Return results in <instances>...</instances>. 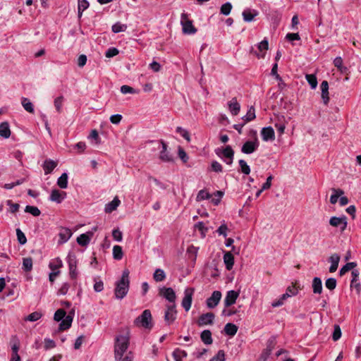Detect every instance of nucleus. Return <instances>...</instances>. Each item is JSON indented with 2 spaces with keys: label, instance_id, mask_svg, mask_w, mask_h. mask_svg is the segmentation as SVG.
Returning a JSON list of instances; mask_svg holds the SVG:
<instances>
[{
  "label": "nucleus",
  "instance_id": "nucleus-1",
  "mask_svg": "<svg viewBox=\"0 0 361 361\" xmlns=\"http://www.w3.org/2000/svg\"><path fill=\"white\" fill-rule=\"evenodd\" d=\"M130 336L128 332L126 335H118L116 337L114 344V357L116 361H121L123 354L129 346Z\"/></svg>",
  "mask_w": 361,
  "mask_h": 361
},
{
  "label": "nucleus",
  "instance_id": "nucleus-2",
  "mask_svg": "<svg viewBox=\"0 0 361 361\" xmlns=\"http://www.w3.org/2000/svg\"><path fill=\"white\" fill-rule=\"evenodd\" d=\"M129 271L128 270H124L121 278L116 283L114 294L116 299L121 300L126 297L129 290Z\"/></svg>",
  "mask_w": 361,
  "mask_h": 361
},
{
  "label": "nucleus",
  "instance_id": "nucleus-3",
  "mask_svg": "<svg viewBox=\"0 0 361 361\" xmlns=\"http://www.w3.org/2000/svg\"><path fill=\"white\" fill-rule=\"evenodd\" d=\"M136 326L143 327L145 329H152L153 327L152 316L149 310H145L141 315L134 320Z\"/></svg>",
  "mask_w": 361,
  "mask_h": 361
},
{
  "label": "nucleus",
  "instance_id": "nucleus-4",
  "mask_svg": "<svg viewBox=\"0 0 361 361\" xmlns=\"http://www.w3.org/2000/svg\"><path fill=\"white\" fill-rule=\"evenodd\" d=\"M180 25L184 34L193 35L197 32V29L192 25V21L189 18V15L185 12L180 16Z\"/></svg>",
  "mask_w": 361,
  "mask_h": 361
},
{
  "label": "nucleus",
  "instance_id": "nucleus-5",
  "mask_svg": "<svg viewBox=\"0 0 361 361\" xmlns=\"http://www.w3.org/2000/svg\"><path fill=\"white\" fill-rule=\"evenodd\" d=\"M254 138L252 140H247L241 147V152L245 154L254 153L259 147V142L257 137V132L253 131Z\"/></svg>",
  "mask_w": 361,
  "mask_h": 361
},
{
  "label": "nucleus",
  "instance_id": "nucleus-6",
  "mask_svg": "<svg viewBox=\"0 0 361 361\" xmlns=\"http://www.w3.org/2000/svg\"><path fill=\"white\" fill-rule=\"evenodd\" d=\"M67 263L68 264L69 275L71 279H75L78 276L77 269V258L74 253L69 252L67 256Z\"/></svg>",
  "mask_w": 361,
  "mask_h": 361
},
{
  "label": "nucleus",
  "instance_id": "nucleus-7",
  "mask_svg": "<svg viewBox=\"0 0 361 361\" xmlns=\"http://www.w3.org/2000/svg\"><path fill=\"white\" fill-rule=\"evenodd\" d=\"M219 151L220 149H216V154L221 158L226 164L231 165L234 157V151L232 147L230 145H227L221 151V153Z\"/></svg>",
  "mask_w": 361,
  "mask_h": 361
},
{
  "label": "nucleus",
  "instance_id": "nucleus-8",
  "mask_svg": "<svg viewBox=\"0 0 361 361\" xmlns=\"http://www.w3.org/2000/svg\"><path fill=\"white\" fill-rule=\"evenodd\" d=\"M194 292L195 289L193 288H186L184 290V297L181 305L186 312H188L191 307Z\"/></svg>",
  "mask_w": 361,
  "mask_h": 361
},
{
  "label": "nucleus",
  "instance_id": "nucleus-9",
  "mask_svg": "<svg viewBox=\"0 0 361 361\" xmlns=\"http://www.w3.org/2000/svg\"><path fill=\"white\" fill-rule=\"evenodd\" d=\"M329 224L333 227L338 228L339 230L343 232L347 227V218L345 216L340 217L332 216L329 219Z\"/></svg>",
  "mask_w": 361,
  "mask_h": 361
},
{
  "label": "nucleus",
  "instance_id": "nucleus-10",
  "mask_svg": "<svg viewBox=\"0 0 361 361\" xmlns=\"http://www.w3.org/2000/svg\"><path fill=\"white\" fill-rule=\"evenodd\" d=\"M177 312L176 310V305L172 304L167 305L166 310L164 313V321L168 325L171 324L176 319Z\"/></svg>",
  "mask_w": 361,
  "mask_h": 361
},
{
  "label": "nucleus",
  "instance_id": "nucleus-11",
  "mask_svg": "<svg viewBox=\"0 0 361 361\" xmlns=\"http://www.w3.org/2000/svg\"><path fill=\"white\" fill-rule=\"evenodd\" d=\"M221 298V293L219 290H215L212 295L207 300V306L209 308H214L219 304Z\"/></svg>",
  "mask_w": 361,
  "mask_h": 361
},
{
  "label": "nucleus",
  "instance_id": "nucleus-12",
  "mask_svg": "<svg viewBox=\"0 0 361 361\" xmlns=\"http://www.w3.org/2000/svg\"><path fill=\"white\" fill-rule=\"evenodd\" d=\"M66 197V192L64 191H60L57 189H54L51 190L49 200L51 202H54L57 204L61 203L63 200Z\"/></svg>",
  "mask_w": 361,
  "mask_h": 361
},
{
  "label": "nucleus",
  "instance_id": "nucleus-13",
  "mask_svg": "<svg viewBox=\"0 0 361 361\" xmlns=\"http://www.w3.org/2000/svg\"><path fill=\"white\" fill-rule=\"evenodd\" d=\"M11 345L12 353L10 361H20V357L18 354L20 348V343L15 337L12 338L11 341Z\"/></svg>",
  "mask_w": 361,
  "mask_h": 361
},
{
  "label": "nucleus",
  "instance_id": "nucleus-14",
  "mask_svg": "<svg viewBox=\"0 0 361 361\" xmlns=\"http://www.w3.org/2000/svg\"><path fill=\"white\" fill-rule=\"evenodd\" d=\"M239 296V292L231 290H228L224 298V305L228 307L235 303L237 298Z\"/></svg>",
  "mask_w": 361,
  "mask_h": 361
},
{
  "label": "nucleus",
  "instance_id": "nucleus-15",
  "mask_svg": "<svg viewBox=\"0 0 361 361\" xmlns=\"http://www.w3.org/2000/svg\"><path fill=\"white\" fill-rule=\"evenodd\" d=\"M160 295L166 298L169 302L174 304L176 295L173 288L164 287L160 289Z\"/></svg>",
  "mask_w": 361,
  "mask_h": 361
},
{
  "label": "nucleus",
  "instance_id": "nucleus-16",
  "mask_svg": "<svg viewBox=\"0 0 361 361\" xmlns=\"http://www.w3.org/2000/svg\"><path fill=\"white\" fill-rule=\"evenodd\" d=\"M161 150L159 154V159L164 162H171L173 161V157L171 154L167 151V145L164 141H161Z\"/></svg>",
  "mask_w": 361,
  "mask_h": 361
},
{
  "label": "nucleus",
  "instance_id": "nucleus-17",
  "mask_svg": "<svg viewBox=\"0 0 361 361\" xmlns=\"http://www.w3.org/2000/svg\"><path fill=\"white\" fill-rule=\"evenodd\" d=\"M262 140L265 142L274 140L275 139L274 130L272 127H265L261 130Z\"/></svg>",
  "mask_w": 361,
  "mask_h": 361
},
{
  "label": "nucleus",
  "instance_id": "nucleus-18",
  "mask_svg": "<svg viewBox=\"0 0 361 361\" xmlns=\"http://www.w3.org/2000/svg\"><path fill=\"white\" fill-rule=\"evenodd\" d=\"M258 14L259 12L257 10L252 8H246L242 13L243 20L247 23L253 21L255 18L258 16Z\"/></svg>",
  "mask_w": 361,
  "mask_h": 361
},
{
  "label": "nucleus",
  "instance_id": "nucleus-19",
  "mask_svg": "<svg viewBox=\"0 0 361 361\" xmlns=\"http://www.w3.org/2000/svg\"><path fill=\"white\" fill-rule=\"evenodd\" d=\"M214 314L212 312H208L202 314L198 319L199 326H204L213 324Z\"/></svg>",
  "mask_w": 361,
  "mask_h": 361
},
{
  "label": "nucleus",
  "instance_id": "nucleus-20",
  "mask_svg": "<svg viewBox=\"0 0 361 361\" xmlns=\"http://www.w3.org/2000/svg\"><path fill=\"white\" fill-rule=\"evenodd\" d=\"M228 108L233 116H237L240 110V104L238 102L237 99L233 97L228 102Z\"/></svg>",
  "mask_w": 361,
  "mask_h": 361
},
{
  "label": "nucleus",
  "instance_id": "nucleus-21",
  "mask_svg": "<svg viewBox=\"0 0 361 361\" xmlns=\"http://www.w3.org/2000/svg\"><path fill=\"white\" fill-rule=\"evenodd\" d=\"M269 48V42L267 38H264L262 42L257 44V49L259 51V53H256L257 56L264 58L265 56V52Z\"/></svg>",
  "mask_w": 361,
  "mask_h": 361
},
{
  "label": "nucleus",
  "instance_id": "nucleus-22",
  "mask_svg": "<svg viewBox=\"0 0 361 361\" xmlns=\"http://www.w3.org/2000/svg\"><path fill=\"white\" fill-rule=\"evenodd\" d=\"M121 201L117 196H116L112 201L107 203L104 207V212L107 214L111 213L117 209L120 205Z\"/></svg>",
  "mask_w": 361,
  "mask_h": 361
},
{
  "label": "nucleus",
  "instance_id": "nucleus-23",
  "mask_svg": "<svg viewBox=\"0 0 361 361\" xmlns=\"http://www.w3.org/2000/svg\"><path fill=\"white\" fill-rule=\"evenodd\" d=\"M322 91V98L324 104H327L329 102V83L327 81L324 80L320 85Z\"/></svg>",
  "mask_w": 361,
  "mask_h": 361
},
{
  "label": "nucleus",
  "instance_id": "nucleus-24",
  "mask_svg": "<svg viewBox=\"0 0 361 361\" xmlns=\"http://www.w3.org/2000/svg\"><path fill=\"white\" fill-rule=\"evenodd\" d=\"M224 262L227 270L233 269L234 264V257L230 252H225L224 255Z\"/></svg>",
  "mask_w": 361,
  "mask_h": 361
},
{
  "label": "nucleus",
  "instance_id": "nucleus-25",
  "mask_svg": "<svg viewBox=\"0 0 361 361\" xmlns=\"http://www.w3.org/2000/svg\"><path fill=\"white\" fill-rule=\"evenodd\" d=\"M57 162L51 160V159H46L43 164L42 167L45 174L51 173L54 169L56 167Z\"/></svg>",
  "mask_w": 361,
  "mask_h": 361
},
{
  "label": "nucleus",
  "instance_id": "nucleus-26",
  "mask_svg": "<svg viewBox=\"0 0 361 361\" xmlns=\"http://www.w3.org/2000/svg\"><path fill=\"white\" fill-rule=\"evenodd\" d=\"M72 231L68 228H62L59 232V243H64L67 242L72 236Z\"/></svg>",
  "mask_w": 361,
  "mask_h": 361
},
{
  "label": "nucleus",
  "instance_id": "nucleus-27",
  "mask_svg": "<svg viewBox=\"0 0 361 361\" xmlns=\"http://www.w3.org/2000/svg\"><path fill=\"white\" fill-rule=\"evenodd\" d=\"M329 261L331 262L329 271L331 273L335 272L338 269L340 256L338 254H333L330 256Z\"/></svg>",
  "mask_w": 361,
  "mask_h": 361
},
{
  "label": "nucleus",
  "instance_id": "nucleus-28",
  "mask_svg": "<svg viewBox=\"0 0 361 361\" xmlns=\"http://www.w3.org/2000/svg\"><path fill=\"white\" fill-rule=\"evenodd\" d=\"M274 126L279 135L283 134L286 129L285 117L283 116H278L277 121L275 122Z\"/></svg>",
  "mask_w": 361,
  "mask_h": 361
},
{
  "label": "nucleus",
  "instance_id": "nucleus-29",
  "mask_svg": "<svg viewBox=\"0 0 361 361\" xmlns=\"http://www.w3.org/2000/svg\"><path fill=\"white\" fill-rule=\"evenodd\" d=\"M312 290L315 294H320L322 292V282L320 278L314 277L312 280Z\"/></svg>",
  "mask_w": 361,
  "mask_h": 361
},
{
  "label": "nucleus",
  "instance_id": "nucleus-30",
  "mask_svg": "<svg viewBox=\"0 0 361 361\" xmlns=\"http://www.w3.org/2000/svg\"><path fill=\"white\" fill-rule=\"evenodd\" d=\"M238 326L232 323H228L224 326V332L226 335L230 336H233L236 334L238 331Z\"/></svg>",
  "mask_w": 361,
  "mask_h": 361
},
{
  "label": "nucleus",
  "instance_id": "nucleus-31",
  "mask_svg": "<svg viewBox=\"0 0 361 361\" xmlns=\"http://www.w3.org/2000/svg\"><path fill=\"white\" fill-rule=\"evenodd\" d=\"M11 130L8 123L4 122L0 124V136L4 138L9 137Z\"/></svg>",
  "mask_w": 361,
  "mask_h": 361
},
{
  "label": "nucleus",
  "instance_id": "nucleus-32",
  "mask_svg": "<svg viewBox=\"0 0 361 361\" xmlns=\"http://www.w3.org/2000/svg\"><path fill=\"white\" fill-rule=\"evenodd\" d=\"M172 355H173L175 361H183V359L186 357L188 354L183 350H181L180 348H176L173 350Z\"/></svg>",
  "mask_w": 361,
  "mask_h": 361
},
{
  "label": "nucleus",
  "instance_id": "nucleus-33",
  "mask_svg": "<svg viewBox=\"0 0 361 361\" xmlns=\"http://www.w3.org/2000/svg\"><path fill=\"white\" fill-rule=\"evenodd\" d=\"M90 6L89 2L87 0H78V16L81 18L82 13Z\"/></svg>",
  "mask_w": 361,
  "mask_h": 361
},
{
  "label": "nucleus",
  "instance_id": "nucleus-34",
  "mask_svg": "<svg viewBox=\"0 0 361 361\" xmlns=\"http://www.w3.org/2000/svg\"><path fill=\"white\" fill-rule=\"evenodd\" d=\"M202 342L206 345L212 343V333L209 330H204L200 335Z\"/></svg>",
  "mask_w": 361,
  "mask_h": 361
},
{
  "label": "nucleus",
  "instance_id": "nucleus-35",
  "mask_svg": "<svg viewBox=\"0 0 361 361\" xmlns=\"http://www.w3.org/2000/svg\"><path fill=\"white\" fill-rule=\"evenodd\" d=\"M333 194L330 197V202L335 204L338 200V197L344 194V191L341 189L332 188Z\"/></svg>",
  "mask_w": 361,
  "mask_h": 361
},
{
  "label": "nucleus",
  "instance_id": "nucleus-36",
  "mask_svg": "<svg viewBox=\"0 0 361 361\" xmlns=\"http://www.w3.org/2000/svg\"><path fill=\"white\" fill-rule=\"evenodd\" d=\"M68 174L63 173L57 180V185L61 189H66L68 187Z\"/></svg>",
  "mask_w": 361,
  "mask_h": 361
},
{
  "label": "nucleus",
  "instance_id": "nucleus-37",
  "mask_svg": "<svg viewBox=\"0 0 361 361\" xmlns=\"http://www.w3.org/2000/svg\"><path fill=\"white\" fill-rule=\"evenodd\" d=\"M73 319L70 316L65 317L59 324L60 330H66L69 329L71 326Z\"/></svg>",
  "mask_w": 361,
  "mask_h": 361
},
{
  "label": "nucleus",
  "instance_id": "nucleus-38",
  "mask_svg": "<svg viewBox=\"0 0 361 361\" xmlns=\"http://www.w3.org/2000/svg\"><path fill=\"white\" fill-rule=\"evenodd\" d=\"M90 238L86 233H82L77 238V243L82 246H86L90 243Z\"/></svg>",
  "mask_w": 361,
  "mask_h": 361
},
{
  "label": "nucleus",
  "instance_id": "nucleus-39",
  "mask_svg": "<svg viewBox=\"0 0 361 361\" xmlns=\"http://www.w3.org/2000/svg\"><path fill=\"white\" fill-rule=\"evenodd\" d=\"M24 212L30 214L33 216H39L41 214L40 210L35 206L27 205L24 208Z\"/></svg>",
  "mask_w": 361,
  "mask_h": 361
},
{
  "label": "nucleus",
  "instance_id": "nucleus-40",
  "mask_svg": "<svg viewBox=\"0 0 361 361\" xmlns=\"http://www.w3.org/2000/svg\"><path fill=\"white\" fill-rule=\"evenodd\" d=\"M123 252L121 246L114 245L113 247V257L116 260H120L123 258Z\"/></svg>",
  "mask_w": 361,
  "mask_h": 361
},
{
  "label": "nucleus",
  "instance_id": "nucleus-41",
  "mask_svg": "<svg viewBox=\"0 0 361 361\" xmlns=\"http://www.w3.org/2000/svg\"><path fill=\"white\" fill-rule=\"evenodd\" d=\"M127 29V25L126 24H123L120 22H117L114 24L111 27L112 32L114 33H119L121 32H125Z\"/></svg>",
  "mask_w": 361,
  "mask_h": 361
},
{
  "label": "nucleus",
  "instance_id": "nucleus-42",
  "mask_svg": "<svg viewBox=\"0 0 361 361\" xmlns=\"http://www.w3.org/2000/svg\"><path fill=\"white\" fill-rule=\"evenodd\" d=\"M255 117V108L253 106H250L247 110L246 115L243 117V119L245 120V123H247L254 120Z\"/></svg>",
  "mask_w": 361,
  "mask_h": 361
},
{
  "label": "nucleus",
  "instance_id": "nucleus-43",
  "mask_svg": "<svg viewBox=\"0 0 361 361\" xmlns=\"http://www.w3.org/2000/svg\"><path fill=\"white\" fill-rule=\"evenodd\" d=\"M357 266L355 262H348L346 263L339 271L341 276L344 275L348 271L353 269Z\"/></svg>",
  "mask_w": 361,
  "mask_h": 361
},
{
  "label": "nucleus",
  "instance_id": "nucleus-44",
  "mask_svg": "<svg viewBox=\"0 0 361 361\" xmlns=\"http://www.w3.org/2000/svg\"><path fill=\"white\" fill-rule=\"evenodd\" d=\"M166 278V274L163 269H157L154 273V279L157 281H163Z\"/></svg>",
  "mask_w": 361,
  "mask_h": 361
},
{
  "label": "nucleus",
  "instance_id": "nucleus-45",
  "mask_svg": "<svg viewBox=\"0 0 361 361\" xmlns=\"http://www.w3.org/2000/svg\"><path fill=\"white\" fill-rule=\"evenodd\" d=\"M334 65L336 67L341 73L346 71L347 68L343 65V59L341 56H337L334 60Z\"/></svg>",
  "mask_w": 361,
  "mask_h": 361
},
{
  "label": "nucleus",
  "instance_id": "nucleus-46",
  "mask_svg": "<svg viewBox=\"0 0 361 361\" xmlns=\"http://www.w3.org/2000/svg\"><path fill=\"white\" fill-rule=\"evenodd\" d=\"M305 78L310 85L312 89H315L317 86V80L314 75L312 74H307L305 75Z\"/></svg>",
  "mask_w": 361,
  "mask_h": 361
},
{
  "label": "nucleus",
  "instance_id": "nucleus-47",
  "mask_svg": "<svg viewBox=\"0 0 361 361\" xmlns=\"http://www.w3.org/2000/svg\"><path fill=\"white\" fill-rule=\"evenodd\" d=\"M42 317V314L40 312H34L29 314L27 317L24 318L25 321L36 322Z\"/></svg>",
  "mask_w": 361,
  "mask_h": 361
},
{
  "label": "nucleus",
  "instance_id": "nucleus-48",
  "mask_svg": "<svg viewBox=\"0 0 361 361\" xmlns=\"http://www.w3.org/2000/svg\"><path fill=\"white\" fill-rule=\"evenodd\" d=\"M232 7V4L230 2H226L221 6L220 12L224 16H228L230 14Z\"/></svg>",
  "mask_w": 361,
  "mask_h": 361
},
{
  "label": "nucleus",
  "instance_id": "nucleus-49",
  "mask_svg": "<svg viewBox=\"0 0 361 361\" xmlns=\"http://www.w3.org/2000/svg\"><path fill=\"white\" fill-rule=\"evenodd\" d=\"M238 163L240 167L241 172L245 175H248L250 173V168L247 165L246 161L243 159H240L239 160Z\"/></svg>",
  "mask_w": 361,
  "mask_h": 361
},
{
  "label": "nucleus",
  "instance_id": "nucleus-50",
  "mask_svg": "<svg viewBox=\"0 0 361 361\" xmlns=\"http://www.w3.org/2000/svg\"><path fill=\"white\" fill-rule=\"evenodd\" d=\"M211 197V195L205 190H201L197 195V201H202L204 200H209Z\"/></svg>",
  "mask_w": 361,
  "mask_h": 361
},
{
  "label": "nucleus",
  "instance_id": "nucleus-51",
  "mask_svg": "<svg viewBox=\"0 0 361 361\" xmlns=\"http://www.w3.org/2000/svg\"><path fill=\"white\" fill-rule=\"evenodd\" d=\"M62 266L61 260L56 259L49 262V267L52 271H59V269Z\"/></svg>",
  "mask_w": 361,
  "mask_h": 361
},
{
  "label": "nucleus",
  "instance_id": "nucleus-52",
  "mask_svg": "<svg viewBox=\"0 0 361 361\" xmlns=\"http://www.w3.org/2000/svg\"><path fill=\"white\" fill-rule=\"evenodd\" d=\"M211 171L216 173H221L223 171L222 165L217 161H212L211 163Z\"/></svg>",
  "mask_w": 361,
  "mask_h": 361
},
{
  "label": "nucleus",
  "instance_id": "nucleus-53",
  "mask_svg": "<svg viewBox=\"0 0 361 361\" xmlns=\"http://www.w3.org/2000/svg\"><path fill=\"white\" fill-rule=\"evenodd\" d=\"M176 131L178 133L183 137H184L188 142L190 141V136L188 131L182 127H177Z\"/></svg>",
  "mask_w": 361,
  "mask_h": 361
},
{
  "label": "nucleus",
  "instance_id": "nucleus-54",
  "mask_svg": "<svg viewBox=\"0 0 361 361\" xmlns=\"http://www.w3.org/2000/svg\"><path fill=\"white\" fill-rule=\"evenodd\" d=\"M336 279L334 278H329L325 282V286L326 288L332 290L336 287Z\"/></svg>",
  "mask_w": 361,
  "mask_h": 361
},
{
  "label": "nucleus",
  "instance_id": "nucleus-55",
  "mask_svg": "<svg viewBox=\"0 0 361 361\" xmlns=\"http://www.w3.org/2000/svg\"><path fill=\"white\" fill-rule=\"evenodd\" d=\"M66 317V312L63 309H59L54 315V319L56 322L61 321Z\"/></svg>",
  "mask_w": 361,
  "mask_h": 361
},
{
  "label": "nucleus",
  "instance_id": "nucleus-56",
  "mask_svg": "<svg viewBox=\"0 0 361 361\" xmlns=\"http://www.w3.org/2000/svg\"><path fill=\"white\" fill-rule=\"evenodd\" d=\"M214 197L212 199V202L214 205H218L224 195V192L218 190L214 192Z\"/></svg>",
  "mask_w": 361,
  "mask_h": 361
},
{
  "label": "nucleus",
  "instance_id": "nucleus-57",
  "mask_svg": "<svg viewBox=\"0 0 361 361\" xmlns=\"http://www.w3.org/2000/svg\"><path fill=\"white\" fill-rule=\"evenodd\" d=\"M70 288V284L67 282L62 283L59 289L58 290L57 294L64 295H66Z\"/></svg>",
  "mask_w": 361,
  "mask_h": 361
},
{
  "label": "nucleus",
  "instance_id": "nucleus-58",
  "mask_svg": "<svg viewBox=\"0 0 361 361\" xmlns=\"http://www.w3.org/2000/svg\"><path fill=\"white\" fill-rule=\"evenodd\" d=\"M341 337V330L338 325L334 326V332L332 334V338L334 341H336Z\"/></svg>",
  "mask_w": 361,
  "mask_h": 361
},
{
  "label": "nucleus",
  "instance_id": "nucleus-59",
  "mask_svg": "<svg viewBox=\"0 0 361 361\" xmlns=\"http://www.w3.org/2000/svg\"><path fill=\"white\" fill-rule=\"evenodd\" d=\"M24 109L30 113H34L33 104L27 99L24 97Z\"/></svg>",
  "mask_w": 361,
  "mask_h": 361
},
{
  "label": "nucleus",
  "instance_id": "nucleus-60",
  "mask_svg": "<svg viewBox=\"0 0 361 361\" xmlns=\"http://www.w3.org/2000/svg\"><path fill=\"white\" fill-rule=\"evenodd\" d=\"M119 51L115 47H111L108 49L105 53V56L107 58H111L118 54Z\"/></svg>",
  "mask_w": 361,
  "mask_h": 361
},
{
  "label": "nucleus",
  "instance_id": "nucleus-61",
  "mask_svg": "<svg viewBox=\"0 0 361 361\" xmlns=\"http://www.w3.org/2000/svg\"><path fill=\"white\" fill-rule=\"evenodd\" d=\"M195 227L196 228H197L201 232V233L202 234V235L204 237L205 236V234L207 232L208 229L207 227H205V226L202 221L197 222L195 224Z\"/></svg>",
  "mask_w": 361,
  "mask_h": 361
},
{
  "label": "nucleus",
  "instance_id": "nucleus-62",
  "mask_svg": "<svg viewBox=\"0 0 361 361\" xmlns=\"http://www.w3.org/2000/svg\"><path fill=\"white\" fill-rule=\"evenodd\" d=\"M227 230L228 227L226 224L224 223L218 228L216 232L218 233L219 235H223L224 237L226 238L227 236Z\"/></svg>",
  "mask_w": 361,
  "mask_h": 361
},
{
  "label": "nucleus",
  "instance_id": "nucleus-63",
  "mask_svg": "<svg viewBox=\"0 0 361 361\" xmlns=\"http://www.w3.org/2000/svg\"><path fill=\"white\" fill-rule=\"evenodd\" d=\"M225 360V353L224 350H219L216 356L212 357L210 361H224Z\"/></svg>",
  "mask_w": 361,
  "mask_h": 361
},
{
  "label": "nucleus",
  "instance_id": "nucleus-64",
  "mask_svg": "<svg viewBox=\"0 0 361 361\" xmlns=\"http://www.w3.org/2000/svg\"><path fill=\"white\" fill-rule=\"evenodd\" d=\"M112 236L116 241L121 242L123 239V234L118 229H114L112 231Z\"/></svg>",
  "mask_w": 361,
  "mask_h": 361
}]
</instances>
